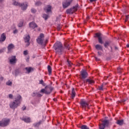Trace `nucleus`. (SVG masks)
I'll use <instances>...</instances> for the list:
<instances>
[{
    "label": "nucleus",
    "mask_w": 129,
    "mask_h": 129,
    "mask_svg": "<svg viewBox=\"0 0 129 129\" xmlns=\"http://www.w3.org/2000/svg\"><path fill=\"white\" fill-rule=\"evenodd\" d=\"M54 49L55 50V52L58 55H61L62 52H63V47L62 46V43L60 42H57L55 43L54 45Z\"/></svg>",
    "instance_id": "obj_1"
},
{
    "label": "nucleus",
    "mask_w": 129,
    "mask_h": 129,
    "mask_svg": "<svg viewBox=\"0 0 129 129\" xmlns=\"http://www.w3.org/2000/svg\"><path fill=\"white\" fill-rule=\"evenodd\" d=\"M44 34L41 33L40 34V35L38 36V37L36 39V41L38 44H40L41 45H42V44H46V41L44 39Z\"/></svg>",
    "instance_id": "obj_2"
},
{
    "label": "nucleus",
    "mask_w": 129,
    "mask_h": 129,
    "mask_svg": "<svg viewBox=\"0 0 129 129\" xmlns=\"http://www.w3.org/2000/svg\"><path fill=\"white\" fill-rule=\"evenodd\" d=\"M19 103L17 102L16 101H12L9 103V107L11 108V109H16V108H18V106H20Z\"/></svg>",
    "instance_id": "obj_3"
},
{
    "label": "nucleus",
    "mask_w": 129,
    "mask_h": 129,
    "mask_svg": "<svg viewBox=\"0 0 129 129\" xmlns=\"http://www.w3.org/2000/svg\"><path fill=\"white\" fill-rule=\"evenodd\" d=\"M11 119L8 118H5L2 119V121H0V126H7L10 124Z\"/></svg>",
    "instance_id": "obj_4"
},
{
    "label": "nucleus",
    "mask_w": 129,
    "mask_h": 129,
    "mask_svg": "<svg viewBox=\"0 0 129 129\" xmlns=\"http://www.w3.org/2000/svg\"><path fill=\"white\" fill-rule=\"evenodd\" d=\"M52 89L53 88H52V87L47 86L45 87L44 89H41V92L43 94H44V93L45 94H50V93L52 92Z\"/></svg>",
    "instance_id": "obj_5"
},
{
    "label": "nucleus",
    "mask_w": 129,
    "mask_h": 129,
    "mask_svg": "<svg viewBox=\"0 0 129 129\" xmlns=\"http://www.w3.org/2000/svg\"><path fill=\"white\" fill-rule=\"evenodd\" d=\"M73 0H64L62 2V8L63 9H67L70 6V5L72 4Z\"/></svg>",
    "instance_id": "obj_6"
},
{
    "label": "nucleus",
    "mask_w": 129,
    "mask_h": 129,
    "mask_svg": "<svg viewBox=\"0 0 129 129\" xmlns=\"http://www.w3.org/2000/svg\"><path fill=\"white\" fill-rule=\"evenodd\" d=\"M19 7L21 8L22 11H26L27 9H28V7H29V3L28 2H25L22 3H20Z\"/></svg>",
    "instance_id": "obj_7"
},
{
    "label": "nucleus",
    "mask_w": 129,
    "mask_h": 129,
    "mask_svg": "<svg viewBox=\"0 0 129 129\" xmlns=\"http://www.w3.org/2000/svg\"><path fill=\"white\" fill-rule=\"evenodd\" d=\"M80 104L81 105V107L85 108V109L86 107L89 108V104H88V102H87L84 99L81 100Z\"/></svg>",
    "instance_id": "obj_8"
},
{
    "label": "nucleus",
    "mask_w": 129,
    "mask_h": 129,
    "mask_svg": "<svg viewBox=\"0 0 129 129\" xmlns=\"http://www.w3.org/2000/svg\"><path fill=\"white\" fill-rule=\"evenodd\" d=\"M109 125V121L108 120H105L103 121V123L100 125V129H104L105 126H108Z\"/></svg>",
    "instance_id": "obj_9"
},
{
    "label": "nucleus",
    "mask_w": 129,
    "mask_h": 129,
    "mask_svg": "<svg viewBox=\"0 0 129 129\" xmlns=\"http://www.w3.org/2000/svg\"><path fill=\"white\" fill-rule=\"evenodd\" d=\"M95 38H98V42L100 44H103V41L102 40V37L101 36V33H96V36H94Z\"/></svg>",
    "instance_id": "obj_10"
},
{
    "label": "nucleus",
    "mask_w": 129,
    "mask_h": 129,
    "mask_svg": "<svg viewBox=\"0 0 129 129\" xmlns=\"http://www.w3.org/2000/svg\"><path fill=\"white\" fill-rule=\"evenodd\" d=\"M32 95L33 97L36 96V97H41L43 96V93L41 92V90L40 92L35 91L32 93Z\"/></svg>",
    "instance_id": "obj_11"
},
{
    "label": "nucleus",
    "mask_w": 129,
    "mask_h": 129,
    "mask_svg": "<svg viewBox=\"0 0 129 129\" xmlns=\"http://www.w3.org/2000/svg\"><path fill=\"white\" fill-rule=\"evenodd\" d=\"M10 64H16L17 62V59H16V56H12L9 58Z\"/></svg>",
    "instance_id": "obj_12"
},
{
    "label": "nucleus",
    "mask_w": 129,
    "mask_h": 129,
    "mask_svg": "<svg viewBox=\"0 0 129 129\" xmlns=\"http://www.w3.org/2000/svg\"><path fill=\"white\" fill-rule=\"evenodd\" d=\"M15 101L18 102L19 104H21V101H22V96L21 95H17L15 98Z\"/></svg>",
    "instance_id": "obj_13"
},
{
    "label": "nucleus",
    "mask_w": 129,
    "mask_h": 129,
    "mask_svg": "<svg viewBox=\"0 0 129 129\" xmlns=\"http://www.w3.org/2000/svg\"><path fill=\"white\" fill-rule=\"evenodd\" d=\"M29 27L30 29H36L38 28V25L35 22H32L29 24Z\"/></svg>",
    "instance_id": "obj_14"
},
{
    "label": "nucleus",
    "mask_w": 129,
    "mask_h": 129,
    "mask_svg": "<svg viewBox=\"0 0 129 129\" xmlns=\"http://www.w3.org/2000/svg\"><path fill=\"white\" fill-rule=\"evenodd\" d=\"M81 75L82 76V77L83 78V79H85V78L87 77V72H86V71L82 70L81 72Z\"/></svg>",
    "instance_id": "obj_15"
},
{
    "label": "nucleus",
    "mask_w": 129,
    "mask_h": 129,
    "mask_svg": "<svg viewBox=\"0 0 129 129\" xmlns=\"http://www.w3.org/2000/svg\"><path fill=\"white\" fill-rule=\"evenodd\" d=\"M6 39H7L6 34L3 33L0 37V43H3V42H5V41H6Z\"/></svg>",
    "instance_id": "obj_16"
},
{
    "label": "nucleus",
    "mask_w": 129,
    "mask_h": 129,
    "mask_svg": "<svg viewBox=\"0 0 129 129\" xmlns=\"http://www.w3.org/2000/svg\"><path fill=\"white\" fill-rule=\"evenodd\" d=\"M24 41L25 43H27V46H29L30 45V36L29 35H26L24 37Z\"/></svg>",
    "instance_id": "obj_17"
},
{
    "label": "nucleus",
    "mask_w": 129,
    "mask_h": 129,
    "mask_svg": "<svg viewBox=\"0 0 129 129\" xmlns=\"http://www.w3.org/2000/svg\"><path fill=\"white\" fill-rule=\"evenodd\" d=\"M51 9H52V6L50 5H47L44 8V11H45L46 13H50V12H51Z\"/></svg>",
    "instance_id": "obj_18"
},
{
    "label": "nucleus",
    "mask_w": 129,
    "mask_h": 129,
    "mask_svg": "<svg viewBox=\"0 0 129 129\" xmlns=\"http://www.w3.org/2000/svg\"><path fill=\"white\" fill-rule=\"evenodd\" d=\"M18 28H22L24 26V19H21L18 24Z\"/></svg>",
    "instance_id": "obj_19"
},
{
    "label": "nucleus",
    "mask_w": 129,
    "mask_h": 129,
    "mask_svg": "<svg viewBox=\"0 0 129 129\" xmlns=\"http://www.w3.org/2000/svg\"><path fill=\"white\" fill-rule=\"evenodd\" d=\"M14 48H15V46L14 45V44H10L8 47L9 53H10V52H11L12 50L14 49Z\"/></svg>",
    "instance_id": "obj_20"
},
{
    "label": "nucleus",
    "mask_w": 129,
    "mask_h": 129,
    "mask_svg": "<svg viewBox=\"0 0 129 129\" xmlns=\"http://www.w3.org/2000/svg\"><path fill=\"white\" fill-rule=\"evenodd\" d=\"M95 48H96V50H102V46L100 45V44H97L95 46Z\"/></svg>",
    "instance_id": "obj_21"
},
{
    "label": "nucleus",
    "mask_w": 129,
    "mask_h": 129,
    "mask_svg": "<svg viewBox=\"0 0 129 129\" xmlns=\"http://www.w3.org/2000/svg\"><path fill=\"white\" fill-rule=\"evenodd\" d=\"M67 14H73L74 12V10L73 8H70L69 9L67 10L66 11Z\"/></svg>",
    "instance_id": "obj_22"
},
{
    "label": "nucleus",
    "mask_w": 129,
    "mask_h": 129,
    "mask_svg": "<svg viewBox=\"0 0 129 129\" xmlns=\"http://www.w3.org/2000/svg\"><path fill=\"white\" fill-rule=\"evenodd\" d=\"M20 4L21 3H20L17 1H14L12 3V5L13 6H16V7H20Z\"/></svg>",
    "instance_id": "obj_23"
},
{
    "label": "nucleus",
    "mask_w": 129,
    "mask_h": 129,
    "mask_svg": "<svg viewBox=\"0 0 129 129\" xmlns=\"http://www.w3.org/2000/svg\"><path fill=\"white\" fill-rule=\"evenodd\" d=\"M76 93L75 91L74 90V88H72V98L73 99L75 97Z\"/></svg>",
    "instance_id": "obj_24"
},
{
    "label": "nucleus",
    "mask_w": 129,
    "mask_h": 129,
    "mask_svg": "<svg viewBox=\"0 0 129 129\" xmlns=\"http://www.w3.org/2000/svg\"><path fill=\"white\" fill-rule=\"evenodd\" d=\"M116 123L119 125H122L123 124V120H118Z\"/></svg>",
    "instance_id": "obj_25"
},
{
    "label": "nucleus",
    "mask_w": 129,
    "mask_h": 129,
    "mask_svg": "<svg viewBox=\"0 0 129 129\" xmlns=\"http://www.w3.org/2000/svg\"><path fill=\"white\" fill-rule=\"evenodd\" d=\"M24 120L25 122L29 123L31 122L32 121L31 120V118L29 117H27L24 119Z\"/></svg>",
    "instance_id": "obj_26"
},
{
    "label": "nucleus",
    "mask_w": 129,
    "mask_h": 129,
    "mask_svg": "<svg viewBox=\"0 0 129 129\" xmlns=\"http://www.w3.org/2000/svg\"><path fill=\"white\" fill-rule=\"evenodd\" d=\"M48 72L49 73V75H51V73L52 72V69L50 66H48L47 67Z\"/></svg>",
    "instance_id": "obj_27"
},
{
    "label": "nucleus",
    "mask_w": 129,
    "mask_h": 129,
    "mask_svg": "<svg viewBox=\"0 0 129 129\" xmlns=\"http://www.w3.org/2000/svg\"><path fill=\"white\" fill-rule=\"evenodd\" d=\"M86 82H88L89 84H93L94 83V81L91 79H87Z\"/></svg>",
    "instance_id": "obj_28"
},
{
    "label": "nucleus",
    "mask_w": 129,
    "mask_h": 129,
    "mask_svg": "<svg viewBox=\"0 0 129 129\" xmlns=\"http://www.w3.org/2000/svg\"><path fill=\"white\" fill-rule=\"evenodd\" d=\"M73 10L74 12L75 13L78 10V4H77L75 6L73 7Z\"/></svg>",
    "instance_id": "obj_29"
},
{
    "label": "nucleus",
    "mask_w": 129,
    "mask_h": 129,
    "mask_svg": "<svg viewBox=\"0 0 129 129\" xmlns=\"http://www.w3.org/2000/svg\"><path fill=\"white\" fill-rule=\"evenodd\" d=\"M41 123H42V121H39L38 122L34 123V126L38 127V126H39Z\"/></svg>",
    "instance_id": "obj_30"
},
{
    "label": "nucleus",
    "mask_w": 129,
    "mask_h": 129,
    "mask_svg": "<svg viewBox=\"0 0 129 129\" xmlns=\"http://www.w3.org/2000/svg\"><path fill=\"white\" fill-rule=\"evenodd\" d=\"M41 5H42L41 1H37L35 3V6L36 7H39V6H41Z\"/></svg>",
    "instance_id": "obj_31"
},
{
    "label": "nucleus",
    "mask_w": 129,
    "mask_h": 129,
    "mask_svg": "<svg viewBox=\"0 0 129 129\" xmlns=\"http://www.w3.org/2000/svg\"><path fill=\"white\" fill-rule=\"evenodd\" d=\"M25 69L28 73H30V72H32V71H33V69L32 68H26Z\"/></svg>",
    "instance_id": "obj_32"
},
{
    "label": "nucleus",
    "mask_w": 129,
    "mask_h": 129,
    "mask_svg": "<svg viewBox=\"0 0 129 129\" xmlns=\"http://www.w3.org/2000/svg\"><path fill=\"white\" fill-rule=\"evenodd\" d=\"M6 84L7 85H8V86H12L13 82H12L11 81H8L6 82Z\"/></svg>",
    "instance_id": "obj_33"
},
{
    "label": "nucleus",
    "mask_w": 129,
    "mask_h": 129,
    "mask_svg": "<svg viewBox=\"0 0 129 129\" xmlns=\"http://www.w3.org/2000/svg\"><path fill=\"white\" fill-rule=\"evenodd\" d=\"M42 18H43V19H44V20H47L48 18H49V16L48 15L46 14H43Z\"/></svg>",
    "instance_id": "obj_34"
},
{
    "label": "nucleus",
    "mask_w": 129,
    "mask_h": 129,
    "mask_svg": "<svg viewBox=\"0 0 129 129\" xmlns=\"http://www.w3.org/2000/svg\"><path fill=\"white\" fill-rule=\"evenodd\" d=\"M104 46L105 48H107V47H108V46H109V42L106 41L104 44Z\"/></svg>",
    "instance_id": "obj_35"
},
{
    "label": "nucleus",
    "mask_w": 129,
    "mask_h": 129,
    "mask_svg": "<svg viewBox=\"0 0 129 129\" xmlns=\"http://www.w3.org/2000/svg\"><path fill=\"white\" fill-rule=\"evenodd\" d=\"M81 129H89V127H88L86 125H83L81 126Z\"/></svg>",
    "instance_id": "obj_36"
},
{
    "label": "nucleus",
    "mask_w": 129,
    "mask_h": 129,
    "mask_svg": "<svg viewBox=\"0 0 129 129\" xmlns=\"http://www.w3.org/2000/svg\"><path fill=\"white\" fill-rule=\"evenodd\" d=\"M8 97L10 99H13L14 98V95L12 94H10L8 95Z\"/></svg>",
    "instance_id": "obj_37"
},
{
    "label": "nucleus",
    "mask_w": 129,
    "mask_h": 129,
    "mask_svg": "<svg viewBox=\"0 0 129 129\" xmlns=\"http://www.w3.org/2000/svg\"><path fill=\"white\" fill-rule=\"evenodd\" d=\"M37 12V10L36 9L32 8L31 9V13H33V14H35V13Z\"/></svg>",
    "instance_id": "obj_38"
},
{
    "label": "nucleus",
    "mask_w": 129,
    "mask_h": 129,
    "mask_svg": "<svg viewBox=\"0 0 129 129\" xmlns=\"http://www.w3.org/2000/svg\"><path fill=\"white\" fill-rule=\"evenodd\" d=\"M23 54L25 55H28L29 54V51H28V50H24L23 51Z\"/></svg>",
    "instance_id": "obj_39"
},
{
    "label": "nucleus",
    "mask_w": 129,
    "mask_h": 129,
    "mask_svg": "<svg viewBox=\"0 0 129 129\" xmlns=\"http://www.w3.org/2000/svg\"><path fill=\"white\" fill-rule=\"evenodd\" d=\"M103 87H104L103 85H101V86L99 87V90H103V89H104Z\"/></svg>",
    "instance_id": "obj_40"
},
{
    "label": "nucleus",
    "mask_w": 129,
    "mask_h": 129,
    "mask_svg": "<svg viewBox=\"0 0 129 129\" xmlns=\"http://www.w3.org/2000/svg\"><path fill=\"white\" fill-rule=\"evenodd\" d=\"M67 62L68 66L70 67L71 65H72V62H71V61H69L68 59L67 60Z\"/></svg>",
    "instance_id": "obj_41"
},
{
    "label": "nucleus",
    "mask_w": 129,
    "mask_h": 129,
    "mask_svg": "<svg viewBox=\"0 0 129 129\" xmlns=\"http://www.w3.org/2000/svg\"><path fill=\"white\" fill-rule=\"evenodd\" d=\"M18 32V29H17L16 28H15L14 30H13V33L15 34H17Z\"/></svg>",
    "instance_id": "obj_42"
},
{
    "label": "nucleus",
    "mask_w": 129,
    "mask_h": 129,
    "mask_svg": "<svg viewBox=\"0 0 129 129\" xmlns=\"http://www.w3.org/2000/svg\"><path fill=\"white\" fill-rule=\"evenodd\" d=\"M40 84H42V85H45V84L44 83V81H43V80H41L39 81Z\"/></svg>",
    "instance_id": "obj_43"
},
{
    "label": "nucleus",
    "mask_w": 129,
    "mask_h": 129,
    "mask_svg": "<svg viewBox=\"0 0 129 129\" xmlns=\"http://www.w3.org/2000/svg\"><path fill=\"white\" fill-rule=\"evenodd\" d=\"M127 21H128V15H126L125 16V22H127Z\"/></svg>",
    "instance_id": "obj_44"
},
{
    "label": "nucleus",
    "mask_w": 129,
    "mask_h": 129,
    "mask_svg": "<svg viewBox=\"0 0 129 129\" xmlns=\"http://www.w3.org/2000/svg\"><path fill=\"white\" fill-rule=\"evenodd\" d=\"M26 60L27 62H29V60H30V56H27Z\"/></svg>",
    "instance_id": "obj_45"
},
{
    "label": "nucleus",
    "mask_w": 129,
    "mask_h": 129,
    "mask_svg": "<svg viewBox=\"0 0 129 129\" xmlns=\"http://www.w3.org/2000/svg\"><path fill=\"white\" fill-rule=\"evenodd\" d=\"M118 70V72H119V73H120V72H121L120 70V68H118L117 69Z\"/></svg>",
    "instance_id": "obj_46"
},
{
    "label": "nucleus",
    "mask_w": 129,
    "mask_h": 129,
    "mask_svg": "<svg viewBox=\"0 0 129 129\" xmlns=\"http://www.w3.org/2000/svg\"><path fill=\"white\" fill-rule=\"evenodd\" d=\"M98 54L99 55V56H101V52H100L99 51L98 52Z\"/></svg>",
    "instance_id": "obj_47"
},
{
    "label": "nucleus",
    "mask_w": 129,
    "mask_h": 129,
    "mask_svg": "<svg viewBox=\"0 0 129 129\" xmlns=\"http://www.w3.org/2000/svg\"><path fill=\"white\" fill-rule=\"evenodd\" d=\"M90 2H91V3H92L93 2H96V0H90Z\"/></svg>",
    "instance_id": "obj_48"
},
{
    "label": "nucleus",
    "mask_w": 129,
    "mask_h": 129,
    "mask_svg": "<svg viewBox=\"0 0 129 129\" xmlns=\"http://www.w3.org/2000/svg\"><path fill=\"white\" fill-rule=\"evenodd\" d=\"M25 109H26V107L24 106L22 107V110H25Z\"/></svg>",
    "instance_id": "obj_49"
},
{
    "label": "nucleus",
    "mask_w": 129,
    "mask_h": 129,
    "mask_svg": "<svg viewBox=\"0 0 129 129\" xmlns=\"http://www.w3.org/2000/svg\"><path fill=\"white\" fill-rule=\"evenodd\" d=\"M60 29H61V27H60V26H58V27H57V30H58V31H59Z\"/></svg>",
    "instance_id": "obj_50"
},
{
    "label": "nucleus",
    "mask_w": 129,
    "mask_h": 129,
    "mask_svg": "<svg viewBox=\"0 0 129 129\" xmlns=\"http://www.w3.org/2000/svg\"><path fill=\"white\" fill-rule=\"evenodd\" d=\"M95 59H96V61H99V59L98 58L96 57Z\"/></svg>",
    "instance_id": "obj_51"
},
{
    "label": "nucleus",
    "mask_w": 129,
    "mask_h": 129,
    "mask_svg": "<svg viewBox=\"0 0 129 129\" xmlns=\"http://www.w3.org/2000/svg\"><path fill=\"white\" fill-rule=\"evenodd\" d=\"M125 101H126V100H122L121 101L122 102H125Z\"/></svg>",
    "instance_id": "obj_52"
},
{
    "label": "nucleus",
    "mask_w": 129,
    "mask_h": 129,
    "mask_svg": "<svg viewBox=\"0 0 129 129\" xmlns=\"http://www.w3.org/2000/svg\"><path fill=\"white\" fill-rule=\"evenodd\" d=\"M126 47H127V48H129V44L126 45Z\"/></svg>",
    "instance_id": "obj_53"
},
{
    "label": "nucleus",
    "mask_w": 129,
    "mask_h": 129,
    "mask_svg": "<svg viewBox=\"0 0 129 129\" xmlns=\"http://www.w3.org/2000/svg\"><path fill=\"white\" fill-rule=\"evenodd\" d=\"M4 0H0V3H3V2H4Z\"/></svg>",
    "instance_id": "obj_54"
},
{
    "label": "nucleus",
    "mask_w": 129,
    "mask_h": 129,
    "mask_svg": "<svg viewBox=\"0 0 129 129\" xmlns=\"http://www.w3.org/2000/svg\"><path fill=\"white\" fill-rule=\"evenodd\" d=\"M1 80H4V78L2 77L1 78Z\"/></svg>",
    "instance_id": "obj_55"
},
{
    "label": "nucleus",
    "mask_w": 129,
    "mask_h": 129,
    "mask_svg": "<svg viewBox=\"0 0 129 129\" xmlns=\"http://www.w3.org/2000/svg\"><path fill=\"white\" fill-rule=\"evenodd\" d=\"M67 48H68V47H67Z\"/></svg>",
    "instance_id": "obj_56"
}]
</instances>
